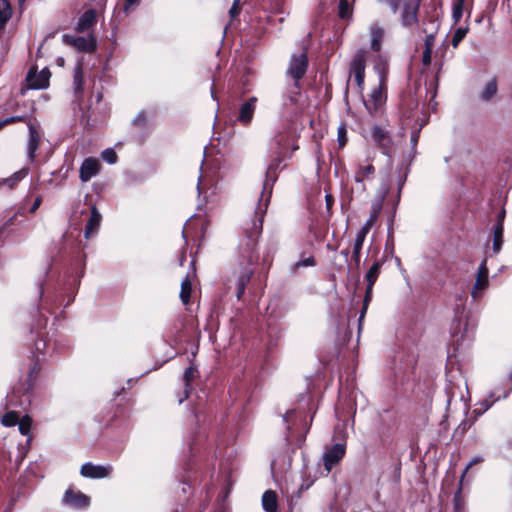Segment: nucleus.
<instances>
[{"label":"nucleus","mask_w":512,"mask_h":512,"mask_svg":"<svg viewBox=\"0 0 512 512\" xmlns=\"http://www.w3.org/2000/svg\"><path fill=\"white\" fill-rule=\"evenodd\" d=\"M367 56L368 52L366 50H360L355 54L350 64V74L354 76V80L360 90L364 88Z\"/></svg>","instance_id":"1"},{"label":"nucleus","mask_w":512,"mask_h":512,"mask_svg":"<svg viewBox=\"0 0 512 512\" xmlns=\"http://www.w3.org/2000/svg\"><path fill=\"white\" fill-rule=\"evenodd\" d=\"M487 259L485 258L478 267L475 283L471 290V296L474 300L482 297L484 291L489 286Z\"/></svg>","instance_id":"2"},{"label":"nucleus","mask_w":512,"mask_h":512,"mask_svg":"<svg viewBox=\"0 0 512 512\" xmlns=\"http://www.w3.org/2000/svg\"><path fill=\"white\" fill-rule=\"evenodd\" d=\"M308 66V58L305 52H301L300 54L292 55L290 59V63L287 69V73L291 76L295 81L301 79Z\"/></svg>","instance_id":"3"},{"label":"nucleus","mask_w":512,"mask_h":512,"mask_svg":"<svg viewBox=\"0 0 512 512\" xmlns=\"http://www.w3.org/2000/svg\"><path fill=\"white\" fill-rule=\"evenodd\" d=\"M112 470L111 465H94L88 462L81 466L80 474L86 478L99 479L108 477Z\"/></svg>","instance_id":"4"},{"label":"nucleus","mask_w":512,"mask_h":512,"mask_svg":"<svg viewBox=\"0 0 512 512\" xmlns=\"http://www.w3.org/2000/svg\"><path fill=\"white\" fill-rule=\"evenodd\" d=\"M345 455V446L337 443L327 450L323 455L324 467L327 472H330Z\"/></svg>","instance_id":"5"},{"label":"nucleus","mask_w":512,"mask_h":512,"mask_svg":"<svg viewBox=\"0 0 512 512\" xmlns=\"http://www.w3.org/2000/svg\"><path fill=\"white\" fill-rule=\"evenodd\" d=\"M386 102V93L384 91L383 86V78L381 77V81L378 87L374 88L370 99L365 103L366 109L369 113H376Z\"/></svg>","instance_id":"6"},{"label":"nucleus","mask_w":512,"mask_h":512,"mask_svg":"<svg viewBox=\"0 0 512 512\" xmlns=\"http://www.w3.org/2000/svg\"><path fill=\"white\" fill-rule=\"evenodd\" d=\"M277 149L274 152V158L271 163L268 165L265 175L264 188H266L270 182H274L277 177V169L279 168L281 162L283 161L282 148H281V139L276 140Z\"/></svg>","instance_id":"7"},{"label":"nucleus","mask_w":512,"mask_h":512,"mask_svg":"<svg viewBox=\"0 0 512 512\" xmlns=\"http://www.w3.org/2000/svg\"><path fill=\"white\" fill-rule=\"evenodd\" d=\"M420 5V0H405L404 9L402 12V23L405 26H410L417 22V11Z\"/></svg>","instance_id":"8"},{"label":"nucleus","mask_w":512,"mask_h":512,"mask_svg":"<svg viewBox=\"0 0 512 512\" xmlns=\"http://www.w3.org/2000/svg\"><path fill=\"white\" fill-rule=\"evenodd\" d=\"M64 41L75 47L78 51L93 52L96 48L94 37H75L71 38L64 35Z\"/></svg>","instance_id":"9"},{"label":"nucleus","mask_w":512,"mask_h":512,"mask_svg":"<svg viewBox=\"0 0 512 512\" xmlns=\"http://www.w3.org/2000/svg\"><path fill=\"white\" fill-rule=\"evenodd\" d=\"M50 72L44 68L40 73H36L32 70L28 72L27 81L29 86L33 89H43L49 84Z\"/></svg>","instance_id":"10"},{"label":"nucleus","mask_w":512,"mask_h":512,"mask_svg":"<svg viewBox=\"0 0 512 512\" xmlns=\"http://www.w3.org/2000/svg\"><path fill=\"white\" fill-rule=\"evenodd\" d=\"M374 141L379 145L385 155H390L392 141L388 133L379 126H375L372 131Z\"/></svg>","instance_id":"11"},{"label":"nucleus","mask_w":512,"mask_h":512,"mask_svg":"<svg viewBox=\"0 0 512 512\" xmlns=\"http://www.w3.org/2000/svg\"><path fill=\"white\" fill-rule=\"evenodd\" d=\"M100 169V163L95 158H87L80 167V179L88 182L92 177L96 176Z\"/></svg>","instance_id":"12"},{"label":"nucleus","mask_w":512,"mask_h":512,"mask_svg":"<svg viewBox=\"0 0 512 512\" xmlns=\"http://www.w3.org/2000/svg\"><path fill=\"white\" fill-rule=\"evenodd\" d=\"M63 501L65 504L81 508V507H87L90 503V499L88 496L81 492H74L72 490H67L65 492Z\"/></svg>","instance_id":"13"},{"label":"nucleus","mask_w":512,"mask_h":512,"mask_svg":"<svg viewBox=\"0 0 512 512\" xmlns=\"http://www.w3.org/2000/svg\"><path fill=\"white\" fill-rule=\"evenodd\" d=\"M256 97H251L248 101L243 103L240 107V112L238 116V120L244 124H248L251 122L255 108H256Z\"/></svg>","instance_id":"14"},{"label":"nucleus","mask_w":512,"mask_h":512,"mask_svg":"<svg viewBox=\"0 0 512 512\" xmlns=\"http://www.w3.org/2000/svg\"><path fill=\"white\" fill-rule=\"evenodd\" d=\"M102 216L100 212L96 209V207H92L91 215L89 217L88 223L85 228L84 236L85 238H90L94 234H96L99 230L101 224Z\"/></svg>","instance_id":"15"},{"label":"nucleus","mask_w":512,"mask_h":512,"mask_svg":"<svg viewBox=\"0 0 512 512\" xmlns=\"http://www.w3.org/2000/svg\"><path fill=\"white\" fill-rule=\"evenodd\" d=\"M262 507L266 512H279L278 497L275 491L267 490L262 496Z\"/></svg>","instance_id":"16"},{"label":"nucleus","mask_w":512,"mask_h":512,"mask_svg":"<svg viewBox=\"0 0 512 512\" xmlns=\"http://www.w3.org/2000/svg\"><path fill=\"white\" fill-rule=\"evenodd\" d=\"M265 213V210L260 208V211L257 212L259 218L254 220L250 227H246V232L250 241L255 244L257 237L262 231V218Z\"/></svg>","instance_id":"17"},{"label":"nucleus","mask_w":512,"mask_h":512,"mask_svg":"<svg viewBox=\"0 0 512 512\" xmlns=\"http://www.w3.org/2000/svg\"><path fill=\"white\" fill-rule=\"evenodd\" d=\"M96 21V13L94 10H87L84 12V14L80 17L78 23H77V30L80 32H83L87 29H89Z\"/></svg>","instance_id":"18"},{"label":"nucleus","mask_w":512,"mask_h":512,"mask_svg":"<svg viewBox=\"0 0 512 512\" xmlns=\"http://www.w3.org/2000/svg\"><path fill=\"white\" fill-rule=\"evenodd\" d=\"M371 48L378 52L381 49V42L384 37V29L378 25H373L370 29Z\"/></svg>","instance_id":"19"},{"label":"nucleus","mask_w":512,"mask_h":512,"mask_svg":"<svg viewBox=\"0 0 512 512\" xmlns=\"http://www.w3.org/2000/svg\"><path fill=\"white\" fill-rule=\"evenodd\" d=\"M381 205L376 204L373 205L370 217L364 223V225L358 230V233H362V235L366 236L373 225L376 223L378 216L380 214Z\"/></svg>","instance_id":"20"},{"label":"nucleus","mask_w":512,"mask_h":512,"mask_svg":"<svg viewBox=\"0 0 512 512\" xmlns=\"http://www.w3.org/2000/svg\"><path fill=\"white\" fill-rule=\"evenodd\" d=\"M374 172L375 168L372 164L359 165L355 173V181L357 183H363L365 180L373 178Z\"/></svg>","instance_id":"21"},{"label":"nucleus","mask_w":512,"mask_h":512,"mask_svg":"<svg viewBox=\"0 0 512 512\" xmlns=\"http://www.w3.org/2000/svg\"><path fill=\"white\" fill-rule=\"evenodd\" d=\"M73 87L76 95H81L84 90L83 67L78 63L74 69Z\"/></svg>","instance_id":"22"},{"label":"nucleus","mask_w":512,"mask_h":512,"mask_svg":"<svg viewBox=\"0 0 512 512\" xmlns=\"http://www.w3.org/2000/svg\"><path fill=\"white\" fill-rule=\"evenodd\" d=\"M29 140H28V154L30 158L34 157V154L39 146L40 137L32 124H29Z\"/></svg>","instance_id":"23"},{"label":"nucleus","mask_w":512,"mask_h":512,"mask_svg":"<svg viewBox=\"0 0 512 512\" xmlns=\"http://www.w3.org/2000/svg\"><path fill=\"white\" fill-rule=\"evenodd\" d=\"M12 10L7 0H0V32L4 29L5 24L11 18Z\"/></svg>","instance_id":"24"},{"label":"nucleus","mask_w":512,"mask_h":512,"mask_svg":"<svg viewBox=\"0 0 512 512\" xmlns=\"http://www.w3.org/2000/svg\"><path fill=\"white\" fill-rule=\"evenodd\" d=\"M503 233H504V227L501 223H497L495 229H494V236H493V252L499 253L502 245H503Z\"/></svg>","instance_id":"25"},{"label":"nucleus","mask_w":512,"mask_h":512,"mask_svg":"<svg viewBox=\"0 0 512 512\" xmlns=\"http://www.w3.org/2000/svg\"><path fill=\"white\" fill-rule=\"evenodd\" d=\"M365 238H366V236L362 235V233H358V232L356 233V237H355L354 245H353L352 258L357 267L360 264V252H361Z\"/></svg>","instance_id":"26"},{"label":"nucleus","mask_w":512,"mask_h":512,"mask_svg":"<svg viewBox=\"0 0 512 512\" xmlns=\"http://www.w3.org/2000/svg\"><path fill=\"white\" fill-rule=\"evenodd\" d=\"M192 292V282L187 276L182 282H181V290H180V298L184 305H187L190 302Z\"/></svg>","instance_id":"27"},{"label":"nucleus","mask_w":512,"mask_h":512,"mask_svg":"<svg viewBox=\"0 0 512 512\" xmlns=\"http://www.w3.org/2000/svg\"><path fill=\"white\" fill-rule=\"evenodd\" d=\"M195 369L191 366L185 369L183 379L185 382L184 397L179 399V403H182L184 399L188 398L190 390V382L195 378Z\"/></svg>","instance_id":"28"},{"label":"nucleus","mask_w":512,"mask_h":512,"mask_svg":"<svg viewBox=\"0 0 512 512\" xmlns=\"http://www.w3.org/2000/svg\"><path fill=\"white\" fill-rule=\"evenodd\" d=\"M380 267H381V264L380 262L376 261L371 267L370 269L368 270L365 278H366V281H367V285L369 286H373L379 276V273H380Z\"/></svg>","instance_id":"29"},{"label":"nucleus","mask_w":512,"mask_h":512,"mask_svg":"<svg viewBox=\"0 0 512 512\" xmlns=\"http://www.w3.org/2000/svg\"><path fill=\"white\" fill-rule=\"evenodd\" d=\"M252 272L250 270L245 271L238 277L237 281V298L240 299L244 293L246 284L250 281Z\"/></svg>","instance_id":"30"},{"label":"nucleus","mask_w":512,"mask_h":512,"mask_svg":"<svg viewBox=\"0 0 512 512\" xmlns=\"http://www.w3.org/2000/svg\"><path fill=\"white\" fill-rule=\"evenodd\" d=\"M497 93V84L494 80L488 82L481 92V99L485 101L491 100Z\"/></svg>","instance_id":"31"},{"label":"nucleus","mask_w":512,"mask_h":512,"mask_svg":"<svg viewBox=\"0 0 512 512\" xmlns=\"http://www.w3.org/2000/svg\"><path fill=\"white\" fill-rule=\"evenodd\" d=\"M338 14L341 19H349L352 15L351 5L348 0H340Z\"/></svg>","instance_id":"32"},{"label":"nucleus","mask_w":512,"mask_h":512,"mask_svg":"<svg viewBox=\"0 0 512 512\" xmlns=\"http://www.w3.org/2000/svg\"><path fill=\"white\" fill-rule=\"evenodd\" d=\"M468 30V27H459L456 29L451 41L454 48L458 47L459 43L465 38Z\"/></svg>","instance_id":"33"},{"label":"nucleus","mask_w":512,"mask_h":512,"mask_svg":"<svg viewBox=\"0 0 512 512\" xmlns=\"http://www.w3.org/2000/svg\"><path fill=\"white\" fill-rule=\"evenodd\" d=\"M18 421H19L18 414L14 411H10L2 417L1 423L4 426L11 427V426H14L15 424H17Z\"/></svg>","instance_id":"34"},{"label":"nucleus","mask_w":512,"mask_h":512,"mask_svg":"<svg viewBox=\"0 0 512 512\" xmlns=\"http://www.w3.org/2000/svg\"><path fill=\"white\" fill-rule=\"evenodd\" d=\"M18 428L22 435H27L31 429V419L28 416L23 417L18 421Z\"/></svg>","instance_id":"35"},{"label":"nucleus","mask_w":512,"mask_h":512,"mask_svg":"<svg viewBox=\"0 0 512 512\" xmlns=\"http://www.w3.org/2000/svg\"><path fill=\"white\" fill-rule=\"evenodd\" d=\"M463 7H464V4H461V3H456L455 2L453 4L452 18H453L455 23L459 22L460 19L462 18V16H463Z\"/></svg>","instance_id":"36"},{"label":"nucleus","mask_w":512,"mask_h":512,"mask_svg":"<svg viewBox=\"0 0 512 512\" xmlns=\"http://www.w3.org/2000/svg\"><path fill=\"white\" fill-rule=\"evenodd\" d=\"M103 159L109 164H114L117 160V155L113 149H106L102 152Z\"/></svg>","instance_id":"37"},{"label":"nucleus","mask_w":512,"mask_h":512,"mask_svg":"<svg viewBox=\"0 0 512 512\" xmlns=\"http://www.w3.org/2000/svg\"><path fill=\"white\" fill-rule=\"evenodd\" d=\"M315 265V259L312 256H309L305 259H301L296 263V267H311Z\"/></svg>","instance_id":"38"},{"label":"nucleus","mask_w":512,"mask_h":512,"mask_svg":"<svg viewBox=\"0 0 512 512\" xmlns=\"http://www.w3.org/2000/svg\"><path fill=\"white\" fill-rule=\"evenodd\" d=\"M494 402H495V399L490 400V401H489L488 399H486V400L481 404V405H482V409H480V410L475 409V410L473 411V413H475V414H476V416L481 415V414H482L484 411H486V410H487V409H488V408H489V407H490Z\"/></svg>","instance_id":"39"},{"label":"nucleus","mask_w":512,"mask_h":512,"mask_svg":"<svg viewBox=\"0 0 512 512\" xmlns=\"http://www.w3.org/2000/svg\"><path fill=\"white\" fill-rule=\"evenodd\" d=\"M346 130L344 126H340L338 129V141L340 146H344L346 144Z\"/></svg>","instance_id":"40"},{"label":"nucleus","mask_w":512,"mask_h":512,"mask_svg":"<svg viewBox=\"0 0 512 512\" xmlns=\"http://www.w3.org/2000/svg\"><path fill=\"white\" fill-rule=\"evenodd\" d=\"M483 461V458L480 457V456H476V457H473L470 462L468 463V465L466 466V468L464 469V472L462 474V477H461V480L464 478L465 474L467 473V471L475 464L477 463H480Z\"/></svg>","instance_id":"41"},{"label":"nucleus","mask_w":512,"mask_h":512,"mask_svg":"<svg viewBox=\"0 0 512 512\" xmlns=\"http://www.w3.org/2000/svg\"><path fill=\"white\" fill-rule=\"evenodd\" d=\"M431 60H432V50H430L429 47H426L425 50L423 51V58H422L423 64L429 65L431 63Z\"/></svg>","instance_id":"42"},{"label":"nucleus","mask_w":512,"mask_h":512,"mask_svg":"<svg viewBox=\"0 0 512 512\" xmlns=\"http://www.w3.org/2000/svg\"><path fill=\"white\" fill-rule=\"evenodd\" d=\"M18 177L15 176V177H12V178H8V179H4V180H0V186L2 185H7L9 186L10 188H13L14 185L16 184V182L18 181Z\"/></svg>","instance_id":"43"},{"label":"nucleus","mask_w":512,"mask_h":512,"mask_svg":"<svg viewBox=\"0 0 512 512\" xmlns=\"http://www.w3.org/2000/svg\"><path fill=\"white\" fill-rule=\"evenodd\" d=\"M23 119L24 118L22 116H14V117L6 118L2 122H0V127L7 125V124L14 123L16 121H22Z\"/></svg>","instance_id":"44"},{"label":"nucleus","mask_w":512,"mask_h":512,"mask_svg":"<svg viewBox=\"0 0 512 512\" xmlns=\"http://www.w3.org/2000/svg\"><path fill=\"white\" fill-rule=\"evenodd\" d=\"M139 1L140 0H125L124 11L128 13L130 8L134 5H137Z\"/></svg>","instance_id":"45"},{"label":"nucleus","mask_w":512,"mask_h":512,"mask_svg":"<svg viewBox=\"0 0 512 512\" xmlns=\"http://www.w3.org/2000/svg\"><path fill=\"white\" fill-rule=\"evenodd\" d=\"M312 483H313V481H304V482L300 485V487H299V489H298V493H301V492H303V491L308 490V489L311 487Z\"/></svg>","instance_id":"46"},{"label":"nucleus","mask_w":512,"mask_h":512,"mask_svg":"<svg viewBox=\"0 0 512 512\" xmlns=\"http://www.w3.org/2000/svg\"><path fill=\"white\" fill-rule=\"evenodd\" d=\"M434 45V36L432 34L428 35L425 40V48L429 47L432 50Z\"/></svg>","instance_id":"47"},{"label":"nucleus","mask_w":512,"mask_h":512,"mask_svg":"<svg viewBox=\"0 0 512 512\" xmlns=\"http://www.w3.org/2000/svg\"><path fill=\"white\" fill-rule=\"evenodd\" d=\"M145 121H146V116H145V114H144V113H139V114L136 116L135 120H134V122H135L136 124H144V123H145Z\"/></svg>","instance_id":"48"},{"label":"nucleus","mask_w":512,"mask_h":512,"mask_svg":"<svg viewBox=\"0 0 512 512\" xmlns=\"http://www.w3.org/2000/svg\"><path fill=\"white\" fill-rule=\"evenodd\" d=\"M239 12H240V8H237L234 5H232V7L229 10V14H230L231 18L236 17L239 14Z\"/></svg>","instance_id":"49"},{"label":"nucleus","mask_w":512,"mask_h":512,"mask_svg":"<svg viewBox=\"0 0 512 512\" xmlns=\"http://www.w3.org/2000/svg\"><path fill=\"white\" fill-rule=\"evenodd\" d=\"M367 309H368V306L363 305V308H362L361 313H360V316H359V324H360V325H361V323H362V321H363V319H364V317H365V314H366Z\"/></svg>","instance_id":"50"},{"label":"nucleus","mask_w":512,"mask_h":512,"mask_svg":"<svg viewBox=\"0 0 512 512\" xmlns=\"http://www.w3.org/2000/svg\"><path fill=\"white\" fill-rule=\"evenodd\" d=\"M325 199H326L327 207L330 208L333 204V197L331 195L327 194Z\"/></svg>","instance_id":"51"},{"label":"nucleus","mask_w":512,"mask_h":512,"mask_svg":"<svg viewBox=\"0 0 512 512\" xmlns=\"http://www.w3.org/2000/svg\"><path fill=\"white\" fill-rule=\"evenodd\" d=\"M39 205H40V199H39V198H37V199L35 200V202L33 203V205H32V207H31L30 211H31V212H35V211H36V209L39 207Z\"/></svg>","instance_id":"52"},{"label":"nucleus","mask_w":512,"mask_h":512,"mask_svg":"<svg viewBox=\"0 0 512 512\" xmlns=\"http://www.w3.org/2000/svg\"><path fill=\"white\" fill-rule=\"evenodd\" d=\"M372 289H373V286H369V285H367L366 293H365V297H366V298H371V295H372Z\"/></svg>","instance_id":"53"},{"label":"nucleus","mask_w":512,"mask_h":512,"mask_svg":"<svg viewBox=\"0 0 512 512\" xmlns=\"http://www.w3.org/2000/svg\"><path fill=\"white\" fill-rule=\"evenodd\" d=\"M504 217H505V211H501L499 214H498V223H501L503 225V220H504Z\"/></svg>","instance_id":"54"},{"label":"nucleus","mask_w":512,"mask_h":512,"mask_svg":"<svg viewBox=\"0 0 512 512\" xmlns=\"http://www.w3.org/2000/svg\"><path fill=\"white\" fill-rule=\"evenodd\" d=\"M390 5H391V8H392V11L395 13L397 11V8H398L397 2L390 1Z\"/></svg>","instance_id":"55"},{"label":"nucleus","mask_w":512,"mask_h":512,"mask_svg":"<svg viewBox=\"0 0 512 512\" xmlns=\"http://www.w3.org/2000/svg\"><path fill=\"white\" fill-rule=\"evenodd\" d=\"M417 140H418V135L417 134H413L412 137H411V141L413 142V144H416Z\"/></svg>","instance_id":"56"},{"label":"nucleus","mask_w":512,"mask_h":512,"mask_svg":"<svg viewBox=\"0 0 512 512\" xmlns=\"http://www.w3.org/2000/svg\"><path fill=\"white\" fill-rule=\"evenodd\" d=\"M341 254H342L345 258H347V257H348V255H349V251H348V249H345V250L341 251Z\"/></svg>","instance_id":"57"},{"label":"nucleus","mask_w":512,"mask_h":512,"mask_svg":"<svg viewBox=\"0 0 512 512\" xmlns=\"http://www.w3.org/2000/svg\"><path fill=\"white\" fill-rule=\"evenodd\" d=\"M240 2L241 0H234L233 5L237 8H240Z\"/></svg>","instance_id":"58"},{"label":"nucleus","mask_w":512,"mask_h":512,"mask_svg":"<svg viewBox=\"0 0 512 512\" xmlns=\"http://www.w3.org/2000/svg\"><path fill=\"white\" fill-rule=\"evenodd\" d=\"M370 299H371V298H366V297H365V298H364V303H363V305L368 306V305H369V301H370Z\"/></svg>","instance_id":"59"},{"label":"nucleus","mask_w":512,"mask_h":512,"mask_svg":"<svg viewBox=\"0 0 512 512\" xmlns=\"http://www.w3.org/2000/svg\"><path fill=\"white\" fill-rule=\"evenodd\" d=\"M464 1H465V0H457V1H456V3L464 4Z\"/></svg>","instance_id":"60"}]
</instances>
